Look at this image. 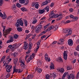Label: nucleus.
Here are the masks:
<instances>
[{
    "label": "nucleus",
    "instance_id": "nucleus-59",
    "mask_svg": "<svg viewBox=\"0 0 79 79\" xmlns=\"http://www.w3.org/2000/svg\"><path fill=\"white\" fill-rule=\"evenodd\" d=\"M3 63L4 64V66H6V64H7V63H6V62L5 61L3 62Z\"/></svg>",
    "mask_w": 79,
    "mask_h": 79
},
{
    "label": "nucleus",
    "instance_id": "nucleus-25",
    "mask_svg": "<svg viewBox=\"0 0 79 79\" xmlns=\"http://www.w3.org/2000/svg\"><path fill=\"white\" fill-rule=\"evenodd\" d=\"M47 31V30L46 31V32L45 31H43L39 35V36H41L44 35V34H45V33H46Z\"/></svg>",
    "mask_w": 79,
    "mask_h": 79
},
{
    "label": "nucleus",
    "instance_id": "nucleus-22",
    "mask_svg": "<svg viewBox=\"0 0 79 79\" xmlns=\"http://www.w3.org/2000/svg\"><path fill=\"white\" fill-rule=\"evenodd\" d=\"M68 34L66 35V36H68V35H70L72 34V31L71 30H69V31L68 32Z\"/></svg>",
    "mask_w": 79,
    "mask_h": 79
},
{
    "label": "nucleus",
    "instance_id": "nucleus-42",
    "mask_svg": "<svg viewBox=\"0 0 79 79\" xmlns=\"http://www.w3.org/2000/svg\"><path fill=\"white\" fill-rule=\"evenodd\" d=\"M50 68L52 69H54V65H53V64H51V65L50 66Z\"/></svg>",
    "mask_w": 79,
    "mask_h": 79
},
{
    "label": "nucleus",
    "instance_id": "nucleus-51",
    "mask_svg": "<svg viewBox=\"0 0 79 79\" xmlns=\"http://www.w3.org/2000/svg\"><path fill=\"white\" fill-rule=\"evenodd\" d=\"M10 73H8L6 76V77L7 78H8V77H10Z\"/></svg>",
    "mask_w": 79,
    "mask_h": 79
},
{
    "label": "nucleus",
    "instance_id": "nucleus-50",
    "mask_svg": "<svg viewBox=\"0 0 79 79\" xmlns=\"http://www.w3.org/2000/svg\"><path fill=\"white\" fill-rule=\"evenodd\" d=\"M59 17V15L58 14H56L54 15V18H58Z\"/></svg>",
    "mask_w": 79,
    "mask_h": 79
},
{
    "label": "nucleus",
    "instance_id": "nucleus-44",
    "mask_svg": "<svg viewBox=\"0 0 79 79\" xmlns=\"http://www.w3.org/2000/svg\"><path fill=\"white\" fill-rule=\"evenodd\" d=\"M24 24L25 26H27V22L26 20H24Z\"/></svg>",
    "mask_w": 79,
    "mask_h": 79
},
{
    "label": "nucleus",
    "instance_id": "nucleus-21",
    "mask_svg": "<svg viewBox=\"0 0 79 79\" xmlns=\"http://www.w3.org/2000/svg\"><path fill=\"white\" fill-rule=\"evenodd\" d=\"M18 59L16 58H14L13 61L14 64H16L17 63V62H18Z\"/></svg>",
    "mask_w": 79,
    "mask_h": 79
},
{
    "label": "nucleus",
    "instance_id": "nucleus-30",
    "mask_svg": "<svg viewBox=\"0 0 79 79\" xmlns=\"http://www.w3.org/2000/svg\"><path fill=\"white\" fill-rule=\"evenodd\" d=\"M69 30L68 29H66L65 30H64L63 31V33H65V34H66V33H68V32H69Z\"/></svg>",
    "mask_w": 79,
    "mask_h": 79
},
{
    "label": "nucleus",
    "instance_id": "nucleus-62",
    "mask_svg": "<svg viewBox=\"0 0 79 79\" xmlns=\"http://www.w3.org/2000/svg\"><path fill=\"white\" fill-rule=\"evenodd\" d=\"M70 22H71V21H70V20H67L66 21L65 23V24H68V23H70Z\"/></svg>",
    "mask_w": 79,
    "mask_h": 79
},
{
    "label": "nucleus",
    "instance_id": "nucleus-41",
    "mask_svg": "<svg viewBox=\"0 0 79 79\" xmlns=\"http://www.w3.org/2000/svg\"><path fill=\"white\" fill-rule=\"evenodd\" d=\"M12 18H13L12 16H10L7 17V20H9V19H12Z\"/></svg>",
    "mask_w": 79,
    "mask_h": 79
},
{
    "label": "nucleus",
    "instance_id": "nucleus-63",
    "mask_svg": "<svg viewBox=\"0 0 79 79\" xmlns=\"http://www.w3.org/2000/svg\"><path fill=\"white\" fill-rule=\"evenodd\" d=\"M0 17H3V15L2 14V12H0Z\"/></svg>",
    "mask_w": 79,
    "mask_h": 79
},
{
    "label": "nucleus",
    "instance_id": "nucleus-3",
    "mask_svg": "<svg viewBox=\"0 0 79 79\" xmlns=\"http://www.w3.org/2000/svg\"><path fill=\"white\" fill-rule=\"evenodd\" d=\"M42 25H39L36 27L35 28V32L36 33H39V32H40L41 29H42Z\"/></svg>",
    "mask_w": 79,
    "mask_h": 79
},
{
    "label": "nucleus",
    "instance_id": "nucleus-11",
    "mask_svg": "<svg viewBox=\"0 0 79 79\" xmlns=\"http://www.w3.org/2000/svg\"><path fill=\"white\" fill-rule=\"evenodd\" d=\"M58 71L60 73H63L64 72V70L63 68H59L57 69Z\"/></svg>",
    "mask_w": 79,
    "mask_h": 79
},
{
    "label": "nucleus",
    "instance_id": "nucleus-7",
    "mask_svg": "<svg viewBox=\"0 0 79 79\" xmlns=\"http://www.w3.org/2000/svg\"><path fill=\"white\" fill-rule=\"evenodd\" d=\"M74 77H75V76H74V75L73 74H71L67 76V78L68 79H71V78L74 79Z\"/></svg>",
    "mask_w": 79,
    "mask_h": 79
},
{
    "label": "nucleus",
    "instance_id": "nucleus-58",
    "mask_svg": "<svg viewBox=\"0 0 79 79\" xmlns=\"http://www.w3.org/2000/svg\"><path fill=\"white\" fill-rule=\"evenodd\" d=\"M69 11L70 12H72L73 11V9L72 8H70L69 10Z\"/></svg>",
    "mask_w": 79,
    "mask_h": 79
},
{
    "label": "nucleus",
    "instance_id": "nucleus-33",
    "mask_svg": "<svg viewBox=\"0 0 79 79\" xmlns=\"http://www.w3.org/2000/svg\"><path fill=\"white\" fill-rule=\"evenodd\" d=\"M19 37V35L17 34H15L14 35V38L15 39H17L18 37Z\"/></svg>",
    "mask_w": 79,
    "mask_h": 79
},
{
    "label": "nucleus",
    "instance_id": "nucleus-36",
    "mask_svg": "<svg viewBox=\"0 0 79 79\" xmlns=\"http://www.w3.org/2000/svg\"><path fill=\"white\" fill-rule=\"evenodd\" d=\"M17 30L19 32H20V31H23V29L20 27L18 28Z\"/></svg>",
    "mask_w": 79,
    "mask_h": 79
},
{
    "label": "nucleus",
    "instance_id": "nucleus-17",
    "mask_svg": "<svg viewBox=\"0 0 79 79\" xmlns=\"http://www.w3.org/2000/svg\"><path fill=\"white\" fill-rule=\"evenodd\" d=\"M28 45H29V44L27 43L26 44H24L23 47H24L25 50H27V48H28Z\"/></svg>",
    "mask_w": 79,
    "mask_h": 79
},
{
    "label": "nucleus",
    "instance_id": "nucleus-28",
    "mask_svg": "<svg viewBox=\"0 0 79 79\" xmlns=\"http://www.w3.org/2000/svg\"><path fill=\"white\" fill-rule=\"evenodd\" d=\"M31 35H32L31 34H29L28 35H27V36L25 38V40H27V39H29V38L30 37V36H31Z\"/></svg>",
    "mask_w": 79,
    "mask_h": 79
},
{
    "label": "nucleus",
    "instance_id": "nucleus-35",
    "mask_svg": "<svg viewBox=\"0 0 79 79\" xmlns=\"http://www.w3.org/2000/svg\"><path fill=\"white\" fill-rule=\"evenodd\" d=\"M7 62H8L7 63H9V62H10L11 61V59L10 58H8L6 59Z\"/></svg>",
    "mask_w": 79,
    "mask_h": 79
},
{
    "label": "nucleus",
    "instance_id": "nucleus-27",
    "mask_svg": "<svg viewBox=\"0 0 79 79\" xmlns=\"http://www.w3.org/2000/svg\"><path fill=\"white\" fill-rule=\"evenodd\" d=\"M5 58H6V56H3L2 58L1 59V60H0V62H2V61L5 60Z\"/></svg>",
    "mask_w": 79,
    "mask_h": 79
},
{
    "label": "nucleus",
    "instance_id": "nucleus-40",
    "mask_svg": "<svg viewBox=\"0 0 79 79\" xmlns=\"http://www.w3.org/2000/svg\"><path fill=\"white\" fill-rule=\"evenodd\" d=\"M67 70H71L72 69V68L70 66H67Z\"/></svg>",
    "mask_w": 79,
    "mask_h": 79
},
{
    "label": "nucleus",
    "instance_id": "nucleus-10",
    "mask_svg": "<svg viewBox=\"0 0 79 79\" xmlns=\"http://www.w3.org/2000/svg\"><path fill=\"white\" fill-rule=\"evenodd\" d=\"M45 58L46 60V61H48V62H50V58L48 57V56L47 54H45Z\"/></svg>",
    "mask_w": 79,
    "mask_h": 79
},
{
    "label": "nucleus",
    "instance_id": "nucleus-56",
    "mask_svg": "<svg viewBox=\"0 0 79 79\" xmlns=\"http://www.w3.org/2000/svg\"><path fill=\"white\" fill-rule=\"evenodd\" d=\"M54 2H52L51 4L50 5L51 7H53V5H54Z\"/></svg>",
    "mask_w": 79,
    "mask_h": 79
},
{
    "label": "nucleus",
    "instance_id": "nucleus-6",
    "mask_svg": "<svg viewBox=\"0 0 79 79\" xmlns=\"http://www.w3.org/2000/svg\"><path fill=\"white\" fill-rule=\"evenodd\" d=\"M64 58L65 60H67L68 55H67V51H64L63 54Z\"/></svg>",
    "mask_w": 79,
    "mask_h": 79
},
{
    "label": "nucleus",
    "instance_id": "nucleus-37",
    "mask_svg": "<svg viewBox=\"0 0 79 79\" xmlns=\"http://www.w3.org/2000/svg\"><path fill=\"white\" fill-rule=\"evenodd\" d=\"M58 61L59 62H63V60H62V59L60 57H59V59H58Z\"/></svg>",
    "mask_w": 79,
    "mask_h": 79
},
{
    "label": "nucleus",
    "instance_id": "nucleus-12",
    "mask_svg": "<svg viewBox=\"0 0 79 79\" xmlns=\"http://www.w3.org/2000/svg\"><path fill=\"white\" fill-rule=\"evenodd\" d=\"M54 15H55V14L53 11H51L49 14V16H51V18H54Z\"/></svg>",
    "mask_w": 79,
    "mask_h": 79
},
{
    "label": "nucleus",
    "instance_id": "nucleus-54",
    "mask_svg": "<svg viewBox=\"0 0 79 79\" xmlns=\"http://www.w3.org/2000/svg\"><path fill=\"white\" fill-rule=\"evenodd\" d=\"M18 73H22L23 72V70L22 69H19Z\"/></svg>",
    "mask_w": 79,
    "mask_h": 79
},
{
    "label": "nucleus",
    "instance_id": "nucleus-64",
    "mask_svg": "<svg viewBox=\"0 0 79 79\" xmlns=\"http://www.w3.org/2000/svg\"><path fill=\"white\" fill-rule=\"evenodd\" d=\"M61 19V17H59V18L57 19L56 20V21H60V19Z\"/></svg>",
    "mask_w": 79,
    "mask_h": 79
},
{
    "label": "nucleus",
    "instance_id": "nucleus-13",
    "mask_svg": "<svg viewBox=\"0 0 79 79\" xmlns=\"http://www.w3.org/2000/svg\"><path fill=\"white\" fill-rule=\"evenodd\" d=\"M33 77H34L33 74H30L27 76V79H32L33 78Z\"/></svg>",
    "mask_w": 79,
    "mask_h": 79
},
{
    "label": "nucleus",
    "instance_id": "nucleus-57",
    "mask_svg": "<svg viewBox=\"0 0 79 79\" xmlns=\"http://www.w3.org/2000/svg\"><path fill=\"white\" fill-rule=\"evenodd\" d=\"M46 36H47V35H44L42 36L41 37V39H42L43 38H46Z\"/></svg>",
    "mask_w": 79,
    "mask_h": 79
},
{
    "label": "nucleus",
    "instance_id": "nucleus-43",
    "mask_svg": "<svg viewBox=\"0 0 79 79\" xmlns=\"http://www.w3.org/2000/svg\"><path fill=\"white\" fill-rule=\"evenodd\" d=\"M3 3V0H0V6H2Z\"/></svg>",
    "mask_w": 79,
    "mask_h": 79
},
{
    "label": "nucleus",
    "instance_id": "nucleus-49",
    "mask_svg": "<svg viewBox=\"0 0 79 79\" xmlns=\"http://www.w3.org/2000/svg\"><path fill=\"white\" fill-rule=\"evenodd\" d=\"M49 77H50V75L47 74L46 75V79H49Z\"/></svg>",
    "mask_w": 79,
    "mask_h": 79
},
{
    "label": "nucleus",
    "instance_id": "nucleus-8",
    "mask_svg": "<svg viewBox=\"0 0 79 79\" xmlns=\"http://www.w3.org/2000/svg\"><path fill=\"white\" fill-rule=\"evenodd\" d=\"M35 57V54H32V55H31L29 58L28 59V62H29L31 60H32V58H34Z\"/></svg>",
    "mask_w": 79,
    "mask_h": 79
},
{
    "label": "nucleus",
    "instance_id": "nucleus-18",
    "mask_svg": "<svg viewBox=\"0 0 79 79\" xmlns=\"http://www.w3.org/2000/svg\"><path fill=\"white\" fill-rule=\"evenodd\" d=\"M12 47H13V49H12V50H15L18 47H17V44H14L13 45H12Z\"/></svg>",
    "mask_w": 79,
    "mask_h": 79
},
{
    "label": "nucleus",
    "instance_id": "nucleus-38",
    "mask_svg": "<svg viewBox=\"0 0 79 79\" xmlns=\"http://www.w3.org/2000/svg\"><path fill=\"white\" fill-rule=\"evenodd\" d=\"M73 20L74 21H77V19H78V18L77 17H73Z\"/></svg>",
    "mask_w": 79,
    "mask_h": 79
},
{
    "label": "nucleus",
    "instance_id": "nucleus-5",
    "mask_svg": "<svg viewBox=\"0 0 79 79\" xmlns=\"http://www.w3.org/2000/svg\"><path fill=\"white\" fill-rule=\"evenodd\" d=\"M6 67H8L6 69V71L8 73H10L11 71L10 69H11L12 68V66L11 65H9L8 64H6Z\"/></svg>",
    "mask_w": 79,
    "mask_h": 79
},
{
    "label": "nucleus",
    "instance_id": "nucleus-26",
    "mask_svg": "<svg viewBox=\"0 0 79 79\" xmlns=\"http://www.w3.org/2000/svg\"><path fill=\"white\" fill-rule=\"evenodd\" d=\"M36 69H37L38 73H41L42 71V70L41 69L39 68H37Z\"/></svg>",
    "mask_w": 79,
    "mask_h": 79
},
{
    "label": "nucleus",
    "instance_id": "nucleus-46",
    "mask_svg": "<svg viewBox=\"0 0 79 79\" xmlns=\"http://www.w3.org/2000/svg\"><path fill=\"white\" fill-rule=\"evenodd\" d=\"M39 4H35V8H36L37 9H38V8H39Z\"/></svg>",
    "mask_w": 79,
    "mask_h": 79
},
{
    "label": "nucleus",
    "instance_id": "nucleus-31",
    "mask_svg": "<svg viewBox=\"0 0 79 79\" xmlns=\"http://www.w3.org/2000/svg\"><path fill=\"white\" fill-rule=\"evenodd\" d=\"M60 42L61 45H62L63 44L64 42V40L63 39H60Z\"/></svg>",
    "mask_w": 79,
    "mask_h": 79
},
{
    "label": "nucleus",
    "instance_id": "nucleus-32",
    "mask_svg": "<svg viewBox=\"0 0 79 79\" xmlns=\"http://www.w3.org/2000/svg\"><path fill=\"white\" fill-rule=\"evenodd\" d=\"M18 70L16 69H13V74H14L15 73H18Z\"/></svg>",
    "mask_w": 79,
    "mask_h": 79
},
{
    "label": "nucleus",
    "instance_id": "nucleus-15",
    "mask_svg": "<svg viewBox=\"0 0 79 79\" xmlns=\"http://www.w3.org/2000/svg\"><path fill=\"white\" fill-rule=\"evenodd\" d=\"M51 0H46V2H44L43 3V5H47L49 3H50Z\"/></svg>",
    "mask_w": 79,
    "mask_h": 79
},
{
    "label": "nucleus",
    "instance_id": "nucleus-45",
    "mask_svg": "<svg viewBox=\"0 0 79 79\" xmlns=\"http://www.w3.org/2000/svg\"><path fill=\"white\" fill-rule=\"evenodd\" d=\"M13 55L14 57H16V56L18 55V53L14 52L13 54Z\"/></svg>",
    "mask_w": 79,
    "mask_h": 79
},
{
    "label": "nucleus",
    "instance_id": "nucleus-1",
    "mask_svg": "<svg viewBox=\"0 0 79 79\" xmlns=\"http://www.w3.org/2000/svg\"><path fill=\"white\" fill-rule=\"evenodd\" d=\"M2 27L3 28V34L4 35H3L6 38V35L10 32V31H12V28H8L7 30H5V29L6 28V27L5 26H3V25H2Z\"/></svg>",
    "mask_w": 79,
    "mask_h": 79
},
{
    "label": "nucleus",
    "instance_id": "nucleus-14",
    "mask_svg": "<svg viewBox=\"0 0 79 79\" xmlns=\"http://www.w3.org/2000/svg\"><path fill=\"white\" fill-rule=\"evenodd\" d=\"M20 66L22 69H26V65H25V64L24 63L23 64H21Z\"/></svg>",
    "mask_w": 79,
    "mask_h": 79
},
{
    "label": "nucleus",
    "instance_id": "nucleus-20",
    "mask_svg": "<svg viewBox=\"0 0 79 79\" xmlns=\"http://www.w3.org/2000/svg\"><path fill=\"white\" fill-rule=\"evenodd\" d=\"M44 11V9L40 10H39V13H40V14H43Z\"/></svg>",
    "mask_w": 79,
    "mask_h": 79
},
{
    "label": "nucleus",
    "instance_id": "nucleus-53",
    "mask_svg": "<svg viewBox=\"0 0 79 79\" xmlns=\"http://www.w3.org/2000/svg\"><path fill=\"white\" fill-rule=\"evenodd\" d=\"M52 76L53 77V79H55V78L56 77V75L54 73L52 74Z\"/></svg>",
    "mask_w": 79,
    "mask_h": 79
},
{
    "label": "nucleus",
    "instance_id": "nucleus-24",
    "mask_svg": "<svg viewBox=\"0 0 79 79\" xmlns=\"http://www.w3.org/2000/svg\"><path fill=\"white\" fill-rule=\"evenodd\" d=\"M19 2L20 3H21V4L25 3V2H26V0H19Z\"/></svg>",
    "mask_w": 79,
    "mask_h": 79
},
{
    "label": "nucleus",
    "instance_id": "nucleus-47",
    "mask_svg": "<svg viewBox=\"0 0 79 79\" xmlns=\"http://www.w3.org/2000/svg\"><path fill=\"white\" fill-rule=\"evenodd\" d=\"M37 19H35L34 20L33 22L32 23L33 24H35V23H37Z\"/></svg>",
    "mask_w": 79,
    "mask_h": 79
},
{
    "label": "nucleus",
    "instance_id": "nucleus-23",
    "mask_svg": "<svg viewBox=\"0 0 79 79\" xmlns=\"http://www.w3.org/2000/svg\"><path fill=\"white\" fill-rule=\"evenodd\" d=\"M19 63H21V64H24V63H25V61H24V60L23 59H20L19 60Z\"/></svg>",
    "mask_w": 79,
    "mask_h": 79
},
{
    "label": "nucleus",
    "instance_id": "nucleus-4",
    "mask_svg": "<svg viewBox=\"0 0 79 79\" xmlns=\"http://www.w3.org/2000/svg\"><path fill=\"white\" fill-rule=\"evenodd\" d=\"M40 42H41V40H39V41H38L37 43V47L36 48V49H35L34 51L35 53H37V50L39 48V47H40Z\"/></svg>",
    "mask_w": 79,
    "mask_h": 79
},
{
    "label": "nucleus",
    "instance_id": "nucleus-52",
    "mask_svg": "<svg viewBox=\"0 0 79 79\" xmlns=\"http://www.w3.org/2000/svg\"><path fill=\"white\" fill-rule=\"evenodd\" d=\"M76 50L77 51H79V45H78L76 48Z\"/></svg>",
    "mask_w": 79,
    "mask_h": 79
},
{
    "label": "nucleus",
    "instance_id": "nucleus-34",
    "mask_svg": "<svg viewBox=\"0 0 79 79\" xmlns=\"http://www.w3.org/2000/svg\"><path fill=\"white\" fill-rule=\"evenodd\" d=\"M45 10L48 12L49 11V7H48V6H47L45 8Z\"/></svg>",
    "mask_w": 79,
    "mask_h": 79
},
{
    "label": "nucleus",
    "instance_id": "nucleus-60",
    "mask_svg": "<svg viewBox=\"0 0 79 79\" xmlns=\"http://www.w3.org/2000/svg\"><path fill=\"white\" fill-rule=\"evenodd\" d=\"M29 2V0H26V2L24 4V5H27V3H28Z\"/></svg>",
    "mask_w": 79,
    "mask_h": 79
},
{
    "label": "nucleus",
    "instance_id": "nucleus-48",
    "mask_svg": "<svg viewBox=\"0 0 79 79\" xmlns=\"http://www.w3.org/2000/svg\"><path fill=\"white\" fill-rule=\"evenodd\" d=\"M16 6L17 7H19V8H20V7H21V6L19 4V3H17L16 4Z\"/></svg>",
    "mask_w": 79,
    "mask_h": 79
},
{
    "label": "nucleus",
    "instance_id": "nucleus-9",
    "mask_svg": "<svg viewBox=\"0 0 79 79\" xmlns=\"http://www.w3.org/2000/svg\"><path fill=\"white\" fill-rule=\"evenodd\" d=\"M68 44L69 46H72L73 45V41L71 39H69L68 41Z\"/></svg>",
    "mask_w": 79,
    "mask_h": 79
},
{
    "label": "nucleus",
    "instance_id": "nucleus-29",
    "mask_svg": "<svg viewBox=\"0 0 79 79\" xmlns=\"http://www.w3.org/2000/svg\"><path fill=\"white\" fill-rule=\"evenodd\" d=\"M21 10L23 11H27V9H26L25 8L22 7L21 8Z\"/></svg>",
    "mask_w": 79,
    "mask_h": 79
},
{
    "label": "nucleus",
    "instance_id": "nucleus-2",
    "mask_svg": "<svg viewBox=\"0 0 79 79\" xmlns=\"http://www.w3.org/2000/svg\"><path fill=\"white\" fill-rule=\"evenodd\" d=\"M23 24L24 23H23V22L22 19H20L17 20V23H15V26L17 27H19L20 26H23Z\"/></svg>",
    "mask_w": 79,
    "mask_h": 79
},
{
    "label": "nucleus",
    "instance_id": "nucleus-39",
    "mask_svg": "<svg viewBox=\"0 0 79 79\" xmlns=\"http://www.w3.org/2000/svg\"><path fill=\"white\" fill-rule=\"evenodd\" d=\"M8 48H9L10 49H11V50H12V49L13 48L12 45H9L8 47Z\"/></svg>",
    "mask_w": 79,
    "mask_h": 79
},
{
    "label": "nucleus",
    "instance_id": "nucleus-16",
    "mask_svg": "<svg viewBox=\"0 0 79 79\" xmlns=\"http://www.w3.org/2000/svg\"><path fill=\"white\" fill-rule=\"evenodd\" d=\"M13 37H11L10 38V40H9L7 42V44H8V43H11L12 42H13Z\"/></svg>",
    "mask_w": 79,
    "mask_h": 79
},
{
    "label": "nucleus",
    "instance_id": "nucleus-55",
    "mask_svg": "<svg viewBox=\"0 0 79 79\" xmlns=\"http://www.w3.org/2000/svg\"><path fill=\"white\" fill-rule=\"evenodd\" d=\"M55 28L54 31H56V30H57V29H58V26H57V25H55Z\"/></svg>",
    "mask_w": 79,
    "mask_h": 79
},
{
    "label": "nucleus",
    "instance_id": "nucleus-61",
    "mask_svg": "<svg viewBox=\"0 0 79 79\" xmlns=\"http://www.w3.org/2000/svg\"><path fill=\"white\" fill-rule=\"evenodd\" d=\"M74 54L75 56H77V52H74Z\"/></svg>",
    "mask_w": 79,
    "mask_h": 79
},
{
    "label": "nucleus",
    "instance_id": "nucleus-19",
    "mask_svg": "<svg viewBox=\"0 0 79 79\" xmlns=\"http://www.w3.org/2000/svg\"><path fill=\"white\" fill-rule=\"evenodd\" d=\"M54 28V26H51L50 27H49L47 29V31H49L51 29H53Z\"/></svg>",
    "mask_w": 79,
    "mask_h": 79
}]
</instances>
